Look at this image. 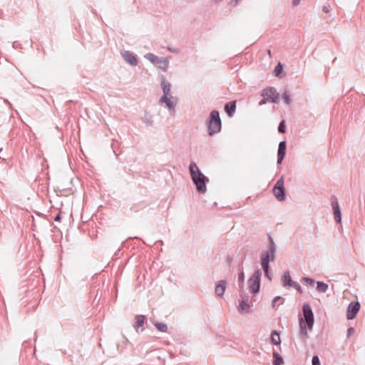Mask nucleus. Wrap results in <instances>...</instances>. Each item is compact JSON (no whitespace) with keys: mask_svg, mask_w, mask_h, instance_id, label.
I'll list each match as a JSON object with an SVG mask.
<instances>
[{"mask_svg":"<svg viewBox=\"0 0 365 365\" xmlns=\"http://www.w3.org/2000/svg\"><path fill=\"white\" fill-rule=\"evenodd\" d=\"M207 126V132L210 136H212L221 131L222 121L220 116V112L213 110L210 112V115L206 121Z\"/></svg>","mask_w":365,"mask_h":365,"instance_id":"f257e3e1","label":"nucleus"},{"mask_svg":"<svg viewBox=\"0 0 365 365\" xmlns=\"http://www.w3.org/2000/svg\"><path fill=\"white\" fill-rule=\"evenodd\" d=\"M268 249L260 255V264L262 267H270L269 263L276 258V245L273 238L268 235Z\"/></svg>","mask_w":365,"mask_h":365,"instance_id":"f03ea898","label":"nucleus"},{"mask_svg":"<svg viewBox=\"0 0 365 365\" xmlns=\"http://www.w3.org/2000/svg\"><path fill=\"white\" fill-rule=\"evenodd\" d=\"M194 185L196 186L197 191L200 194H204L207 190L206 183L209 181L201 171H198L195 175L191 177Z\"/></svg>","mask_w":365,"mask_h":365,"instance_id":"7ed1b4c3","label":"nucleus"},{"mask_svg":"<svg viewBox=\"0 0 365 365\" xmlns=\"http://www.w3.org/2000/svg\"><path fill=\"white\" fill-rule=\"evenodd\" d=\"M261 276V270L256 269L247 281L248 287L254 294H257L260 290Z\"/></svg>","mask_w":365,"mask_h":365,"instance_id":"20e7f679","label":"nucleus"},{"mask_svg":"<svg viewBox=\"0 0 365 365\" xmlns=\"http://www.w3.org/2000/svg\"><path fill=\"white\" fill-rule=\"evenodd\" d=\"M303 317L299 319V322L306 323L309 330H312L314 324V315L311 306L304 303L302 306Z\"/></svg>","mask_w":365,"mask_h":365,"instance_id":"39448f33","label":"nucleus"},{"mask_svg":"<svg viewBox=\"0 0 365 365\" xmlns=\"http://www.w3.org/2000/svg\"><path fill=\"white\" fill-rule=\"evenodd\" d=\"M145 58L150 61L154 65H157L158 68L163 71H166L168 67L169 62L167 58L164 57L159 58L152 53H148L145 56Z\"/></svg>","mask_w":365,"mask_h":365,"instance_id":"423d86ee","label":"nucleus"},{"mask_svg":"<svg viewBox=\"0 0 365 365\" xmlns=\"http://www.w3.org/2000/svg\"><path fill=\"white\" fill-rule=\"evenodd\" d=\"M273 194L279 201H284L286 198L285 189L284 185V176L277 180L273 187Z\"/></svg>","mask_w":365,"mask_h":365,"instance_id":"0eeeda50","label":"nucleus"},{"mask_svg":"<svg viewBox=\"0 0 365 365\" xmlns=\"http://www.w3.org/2000/svg\"><path fill=\"white\" fill-rule=\"evenodd\" d=\"M261 96L265 97L269 102L277 103L279 102V93L274 87L268 86L264 88L260 93Z\"/></svg>","mask_w":365,"mask_h":365,"instance_id":"6e6552de","label":"nucleus"},{"mask_svg":"<svg viewBox=\"0 0 365 365\" xmlns=\"http://www.w3.org/2000/svg\"><path fill=\"white\" fill-rule=\"evenodd\" d=\"M331 205L333 210L334 217L337 223L341 222V212L338 202L337 197L335 195L331 197Z\"/></svg>","mask_w":365,"mask_h":365,"instance_id":"1a4fd4ad","label":"nucleus"},{"mask_svg":"<svg viewBox=\"0 0 365 365\" xmlns=\"http://www.w3.org/2000/svg\"><path fill=\"white\" fill-rule=\"evenodd\" d=\"M360 303L358 301L351 302L347 307L346 319L349 320L354 319L360 309Z\"/></svg>","mask_w":365,"mask_h":365,"instance_id":"9d476101","label":"nucleus"},{"mask_svg":"<svg viewBox=\"0 0 365 365\" xmlns=\"http://www.w3.org/2000/svg\"><path fill=\"white\" fill-rule=\"evenodd\" d=\"M147 322V318L145 315L137 314L135 317V324L133 327L136 332H142L145 328L144 324Z\"/></svg>","mask_w":365,"mask_h":365,"instance_id":"9b49d317","label":"nucleus"},{"mask_svg":"<svg viewBox=\"0 0 365 365\" xmlns=\"http://www.w3.org/2000/svg\"><path fill=\"white\" fill-rule=\"evenodd\" d=\"M287 151V143L285 140L280 141L278 145L277 150V163L278 165L282 164Z\"/></svg>","mask_w":365,"mask_h":365,"instance_id":"f8f14e48","label":"nucleus"},{"mask_svg":"<svg viewBox=\"0 0 365 365\" xmlns=\"http://www.w3.org/2000/svg\"><path fill=\"white\" fill-rule=\"evenodd\" d=\"M124 60L130 66H135L138 64V61L135 56L129 51H124L122 53Z\"/></svg>","mask_w":365,"mask_h":365,"instance_id":"ddd939ff","label":"nucleus"},{"mask_svg":"<svg viewBox=\"0 0 365 365\" xmlns=\"http://www.w3.org/2000/svg\"><path fill=\"white\" fill-rule=\"evenodd\" d=\"M236 110V101H231L225 103V111L229 117H232Z\"/></svg>","mask_w":365,"mask_h":365,"instance_id":"4468645a","label":"nucleus"},{"mask_svg":"<svg viewBox=\"0 0 365 365\" xmlns=\"http://www.w3.org/2000/svg\"><path fill=\"white\" fill-rule=\"evenodd\" d=\"M226 280L219 281L215 286V292L218 297H222L226 289Z\"/></svg>","mask_w":365,"mask_h":365,"instance_id":"2eb2a0df","label":"nucleus"},{"mask_svg":"<svg viewBox=\"0 0 365 365\" xmlns=\"http://www.w3.org/2000/svg\"><path fill=\"white\" fill-rule=\"evenodd\" d=\"M171 98H172V96H162L160 97L159 101L161 103H165L166 107L168 109H170V110L174 109L176 103L171 101Z\"/></svg>","mask_w":365,"mask_h":365,"instance_id":"dca6fc26","label":"nucleus"},{"mask_svg":"<svg viewBox=\"0 0 365 365\" xmlns=\"http://www.w3.org/2000/svg\"><path fill=\"white\" fill-rule=\"evenodd\" d=\"M282 285L284 287H291L292 283L294 282L291 278L290 273L288 270L285 271L282 276Z\"/></svg>","mask_w":365,"mask_h":365,"instance_id":"f3484780","label":"nucleus"},{"mask_svg":"<svg viewBox=\"0 0 365 365\" xmlns=\"http://www.w3.org/2000/svg\"><path fill=\"white\" fill-rule=\"evenodd\" d=\"M161 87L163 89V96H170V89H171V84L166 81L164 76H163V80L161 81Z\"/></svg>","mask_w":365,"mask_h":365,"instance_id":"a211bd4d","label":"nucleus"},{"mask_svg":"<svg viewBox=\"0 0 365 365\" xmlns=\"http://www.w3.org/2000/svg\"><path fill=\"white\" fill-rule=\"evenodd\" d=\"M248 296H247V299H248ZM240 304L238 307V310L240 312H250V304L247 302V299H242V300H239Z\"/></svg>","mask_w":365,"mask_h":365,"instance_id":"6ab92c4d","label":"nucleus"},{"mask_svg":"<svg viewBox=\"0 0 365 365\" xmlns=\"http://www.w3.org/2000/svg\"><path fill=\"white\" fill-rule=\"evenodd\" d=\"M273 356V365H282L284 364V359L282 356L276 351H274L272 353Z\"/></svg>","mask_w":365,"mask_h":365,"instance_id":"aec40b11","label":"nucleus"},{"mask_svg":"<svg viewBox=\"0 0 365 365\" xmlns=\"http://www.w3.org/2000/svg\"><path fill=\"white\" fill-rule=\"evenodd\" d=\"M299 336L300 337L305 339V338L307 336V330H309L308 326L307 325L306 323H304L303 322H299Z\"/></svg>","mask_w":365,"mask_h":365,"instance_id":"412c9836","label":"nucleus"},{"mask_svg":"<svg viewBox=\"0 0 365 365\" xmlns=\"http://www.w3.org/2000/svg\"><path fill=\"white\" fill-rule=\"evenodd\" d=\"M270 341L273 344H275V345L280 344L281 339H280L279 334L277 331L274 330L272 331L271 336H270Z\"/></svg>","mask_w":365,"mask_h":365,"instance_id":"4be33fe9","label":"nucleus"},{"mask_svg":"<svg viewBox=\"0 0 365 365\" xmlns=\"http://www.w3.org/2000/svg\"><path fill=\"white\" fill-rule=\"evenodd\" d=\"M329 288V286L327 283L324 282L318 281L317 282V290L319 292L325 293Z\"/></svg>","mask_w":365,"mask_h":365,"instance_id":"5701e85b","label":"nucleus"},{"mask_svg":"<svg viewBox=\"0 0 365 365\" xmlns=\"http://www.w3.org/2000/svg\"><path fill=\"white\" fill-rule=\"evenodd\" d=\"M154 326L160 332H167L168 331V326L165 323L156 322L154 323Z\"/></svg>","mask_w":365,"mask_h":365,"instance_id":"b1692460","label":"nucleus"},{"mask_svg":"<svg viewBox=\"0 0 365 365\" xmlns=\"http://www.w3.org/2000/svg\"><path fill=\"white\" fill-rule=\"evenodd\" d=\"M189 171L190 173V176L192 177V175H194L197 173H198V171H201V170L199 169V168L197 167V165H196L195 163L191 162L189 165Z\"/></svg>","mask_w":365,"mask_h":365,"instance_id":"393cba45","label":"nucleus"},{"mask_svg":"<svg viewBox=\"0 0 365 365\" xmlns=\"http://www.w3.org/2000/svg\"><path fill=\"white\" fill-rule=\"evenodd\" d=\"M262 269L264 272V277L271 281L272 279V273L270 267H262Z\"/></svg>","mask_w":365,"mask_h":365,"instance_id":"a878e982","label":"nucleus"},{"mask_svg":"<svg viewBox=\"0 0 365 365\" xmlns=\"http://www.w3.org/2000/svg\"><path fill=\"white\" fill-rule=\"evenodd\" d=\"M283 71V65L279 62L277 65L274 67V74L275 76H280L281 73Z\"/></svg>","mask_w":365,"mask_h":365,"instance_id":"bb28decb","label":"nucleus"},{"mask_svg":"<svg viewBox=\"0 0 365 365\" xmlns=\"http://www.w3.org/2000/svg\"><path fill=\"white\" fill-rule=\"evenodd\" d=\"M282 98L287 105H289L291 103V97L289 93L287 91H284L282 93Z\"/></svg>","mask_w":365,"mask_h":365,"instance_id":"cd10ccee","label":"nucleus"},{"mask_svg":"<svg viewBox=\"0 0 365 365\" xmlns=\"http://www.w3.org/2000/svg\"><path fill=\"white\" fill-rule=\"evenodd\" d=\"M278 132L279 133H284L286 132V123L284 120L280 121L278 125Z\"/></svg>","mask_w":365,"mask_h":365,"instance_id":"c85d7f7f","label":"nucleus"},{"mask_svg":"<svg viewBox=\"0 0 365 365\" xmlns=\"http://www.w3.org/2000/svg\"><path fill=\"white\" fill-rule=\"evenodd\" d=\"M302 282H306L307 284L313 286L315 283V280L311 277H304L301 279Z\"/></svg>","mask_w":365,"mask_h":365,"instance_id":"c756f323","label":"nucleus"},{"mask_svg":"<svg viewBox=\"0 0 365 365\" xmlns=\"http://www.w3.org/2000/svg\"><path fill=\"white\" fill-rule=\"evenodd\" d=\"M284 298H283V297H280V296H277V297H275L273 299L272 302V307H273V308H275V304H276V303H277V302H278V301H281V303L282 304V303L284 302Z\"/></svg>","mask_w":365,"mask_h":365,"instance_id":"7c9ffc66","label":"nucleus"},{"mask_svg":"<svg viewBox=\"0 0 365 365\" xmlns=\"http://www.w3.org/2000/svg\"><path fill=\"white\" fill-rule=\"evenodd\" d=\"M291 287L295 288L296 290L300 294H302L303 292L301 286L297 282H293Z\"/></svg>","mask_w":365,"mask_h":365,"instance_id":"2f4dec72","label":"nucleus"},{"mask_svg":"<svg viewBox=\"0 0 365 365\" xmlns=\"http://www.w3.org/2000/svg\"><path fill=\"white\" fill-rule=\"evenodd\" d=\"M238 281L240 283V286H241V284L244 283L245 281V273L243 271H241L238 274Z\"/></svg>","mask_w":365,"mask_h":365,"instance_id":"473e14b6","label":"nucleus"},{"mask_svg":"<svg viewBox=\"0 0 365 365\" xmlns=\"http://www.w3.org/2000/svg\"><path fill=\"white\" fill-rule=\"evenodd\" d=\"M312 365H321L319 358L318 356H314L312 359Z\"/></svg>","mask_w":365,"mask_h":365,"instance_id":"72a5a7b5","label":"nucleus"},{"mask_svg":"<svg viewBox=\"0 0 365 365\" xmlns=\"http://www.w3.org/2000/svg\"><path fill=\"white\" fill-rule=\"evenodd\" d=\"M354 332V327H349L347 329V337H350Z\"/></svg>","mask_w":365,"mask_h":365,"instance_id":"f704fd0d","label":"nucleus"},{"mask_svg":"<svg viewBox=\"0 0 365 365\" xmlns=\"http://www.w3.org/2000/svg\"><path fill=\"white\" fill-rule=\"evenodd\" d=\"M269 101L265 98L263 97V98L259 102V106H262L265 105Z\"/></svg>","mask_w":365,"mask_h":365,"instance_id":"c9c22d12","label":"nucleus"},{"mask_svg":"<svg viewBox=\"0 0 365 365\" xmlns=\"http://www.w3.org/2000/svg\"><path fill=\"white\" fill-rule=\"evenodd\" d=\"M322 11L324 13H329L330 11V6H324L322 7Z\"/></svg>","mask_w":365,"mask_h":365,"instance_id":"e433bc0d","label":"nucleus"},{"mask_svg":"<svg viewBox=\"0 0 365 365\" xmlns=\"http://www.w3.org/2000/svg\"><path fill=\"white\" fill-rule=\"evenodd\" d=\"M61 219V212H58L54 217V221L59 222Z\"/></svg>","mask_w":365,"mask_h":365,"instance_id":"4c0bfd02","label":"nucleus"},{"mask_svg":"<svg viewBox=\"0 0 365 365\" xmlns=\"http://www.w3.org/2000/svg\"><path fill=\"white\" fill-rule=\"evenodd\" d=\"M300 2V0H292V6H297Z\"/></svg>","mask_w":365,"mask_h":365,"instance_id":"58836bf2","label":"nucleus"},{"mask_svg":"<svg viewBox=\"0 0 365 365\" xmlns=\"http://www.w3.org/2000/svg\"><path fill=\"white\" fill-rule=\"evenodd\" d=\"M4 102L6 103L10 108H12V105L11 103L7 100V99H4Z\"/></svg>","mask_w":365,"mask_h":365,"instance_id":"ea45409f","label":"nucleus"},{"mask_svg":"<svg viewBox=\"0 0 365 365\" xmlns=\"http://www.w3.org/2000/svg\"><path fill=\"white\" fill-rule=\"evenodd\" d=\"M240 0H232L230 1V4L232 5H235L236 4H237V2L239 1Z\"/></svg>","mask_w":365,"mask_h":365,"instance_id":"a19ab883","label":"nucleus"},{"mask_svg":"<svg viewBox=\"0 0 365 365\" xmlns=\"http://www.w3.org/2000/svg\"><path fill=\"white\" fill-rule=\"evenodd\" d=\"M168 50L170 51L173 53H177L178 52L177 49H173V48H168Z\"/></svg>","mask_w":365,"mask_h":365,"instance_id":"79ce46f5","label":"nucleus"},{"mask_svg":"<svg viewBox=\"0 0 365 365\" xmlns=\"http://www.w3.org/2000/svg\"><path fill=\"white\" fill-rule=\"evenodd\" d=\"M19 43H18V42H16V41H15V42H14V43H13V47H14V48H16V47H17V46H19Z\"/></svg>","mask_w":365,"mask_h":365,"instance_id":"37998d69","label":"nucleus"},{"mask_svg":"<svg viewBox=\"0 0 365 365\" xmlns=\"http://www.w3.org/2000/svg\"><path fill=\"white\" fill-rule=\"evenodd\" d=\"M267 53H268V54H269V56H271V51H270V50H268V51H267Z\"/></svg>","mask_w":365,"mask_h":365,"instance_id":"c03bdc74","label":"nucleus"},{"mask_svg":"<svg viewBox=\"0 0 365 365\" xmlns=\"http://www.w3.org/2000/svg\"><path fill=\"white\" fill-rule=\"evenodd\" d=\"M1 150H2V148H0V152H1Z\"/></svg>","mask_w":365,"mask_h":365,"instance_id":"a18cd8bd","label":"nucleus"}]
</instances>
